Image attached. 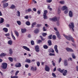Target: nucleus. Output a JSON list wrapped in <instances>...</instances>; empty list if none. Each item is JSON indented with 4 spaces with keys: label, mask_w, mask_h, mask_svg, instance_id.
Returning a JSON list of instances; mask_svg holds the SVG:
<instances>
[{
    "label": "nucleus",
    "mask_w": 78,
    "mask_h": 78,
    "mask_svg": "<svg viewBox=\"0 0 78 78\" xmlns=\"http://www.w3.org/2000/svg\"><path fill=\"white\" fill-rule=\"evenodd\" d=\"M63 35L67 39V40H68V41H70V39H71L72 42H75V41L74 40V39L72 36H69V37H67V36H66V35L65 34H63Z\"/></svg>",
    "instance_id": "f257e3e1"
},
{
    "label": "nucleus",
    "mask_w": 78,
    "mask_h": 78,
    "mask_svg": "<svg viewBox=\"0 0 78 78\" xmlns=\"http://www.w3.org/2000/svg\"><path fill=\"white\" fill-rule=\"evenodd\" d=\"M69 26L71 30H72L73 31H74V29H73V28L75 26H74L73 23H70V24L69 25Z\"/></svg>",
    "instance_id": "f03ea898"
},
{
    "label": "nucleus",
    "mask_w": 78,
    "mask_h": 78,
    "mask_svg": "<svg viewBox=\"0 0 78 78\" xmlns=\"http://www.w3.org/2000/svg\"><path fill=\"white\" fill-rule=\"evenodd\" d=\"M7 66L8 65L7 64V63H2V69H6L7 68Z\"/></svg>",
    "instance_id": "7ed1b4c3"
},
{
    "label": "nucleus",
    "mask_w": 78,
    "mask_h": 78,
    "mask_svg": "<svg viewBox=\"0 0 78 78\" xmlns=\"http://www.w3.org/2000/svg\"><path fill=\"white\" fill-rule=\"evenodd\" d=\"M47 11L45 10L44 11V13L43 14L44 18V19H48L47 16Z\"/></svg>",
    "instance_id": "20e7f679"
},
{
    "label": "nucleus",
    "mask_w": 78,
    "mask_h": 78,
    "mask_svg": "<svg viewBox=\"0 0 78 78\" xmlns=\"http://www.w3.org/2000/svg\"><path fill=\"white\" fill-rule=\"evenodd\" d=\"M55 34L57 35V37L58 38V39H61V36L60 35V34H59V32L58 31H57L56 32Z\"/></svg>",
    "instance_id": "39448f33"
},
{
    "label": "nucleus",
    "mask_w": 78,
    "mask_h": 78,
    "mask_svg": "<svg viewBox=\"0 0 78 78\" xmlns=\"http://www.w3.org/2000/svg\"><path fill=\"white\" fill-rule=\"evenodd\" d=\"M35 48L36 50V51L37 52H39V48L38 45H37L35 47Z\"/></svg>",
    "instance_id": "423d86ee"
},
{
    "label": "nucleus",
    "mask_w": 78,
    "mask_h": 78,
    "mask_svg": "<svg viewBox=\"0 0 78 78\" xmlns=\"http://www.w3.org/2000/svg\"><path fill=\"white\" fill-rule=\"evenodd\" d=\"M45 70L46 71H47V72H49L50 71V68L48 66L46 65Z\"/></svg>",
    "instance_id": "0eeeda50"
},
{
    "label": "nucleus",
    "mask_w": 78,
    "mask_h": 78,
    "mask_svg": "<svg viewBox=\"0 0 78 78\" xmlns=\"http://www.w3.org/2000/svg\"><path fill=\"white\" fill-rule=\"evenodd\" d=\"M54 48L56 52L57 53H58V46H57V45H55L54 46Z\"/></svg>",
    "instance_id": "6e6552de"
},
{
    "label": "nucleus",
    "mask_w": 78,
    "mask_h": 78,
    "mask_svg": "<svg viewBox=\"0 0 78 78\" xmlns=\"http://www.w3.org/2000/svg\"><path fill=\"white\" fill-rule=\"evenodd\" d=\"M49 20H50L55 22V21H56L57 20V18H56V17H54L53 18H50Z\"/></svg>",
    "instance_id": "1a4fd4ad"
},
{
    "label": "nucleus",
    "mask_w": 78,
    "mask_h": 78,
    "mask_svg": "<svg viewBox=\"0 0 78 78\" xmlns=\"http://www.w3.org/2000/svg\"><path fill=\"white\" fill-rule=\"evenodd\" d=\"M21 66V64L20 63H17L15 65L16 67H20Z\"/></svg>",
    "instance_id": "9d476101"
},
{
    "label": "nucleus",
    "mask_w": 78,
    "mask_h": 78,
    "mask_svg": "<svg viewBox=\"0 0 78 78\" xmlns=\"http://www.w3.org/2000/svg\"><path fill=\"white\" fill-rule=\"evenodd\" d=\"M62 9L63 11H64V10H66V9H68V8L67 6H64L62 8Z\"/></svg>",
    "instance_id": "9b49d317"
},
{
    "label": "nucleus",
    "mask_w": 78,
    "mask_h": 78,
    "mask_svg": "<svg viewBox=\"0 0 78 78\" xmlns=\"http://www.w3.org/2000/svg\"><path fill=\"white\" fill-rule=\"evenodd\" d=\"M23 48L24 49H25L26 50H27V51H30V49L27 46H23Z\"/></svg>",
    "instance_id": "f8f14e48"
},
{
    "label": "nucleus",
    "mask_w": 78,
    "mask_h": 78,
    "mask_svg": "<svg viewBox=\"0 0 78 78\" xmlns=\"http://www.w3.org/2000/svg\"><path fill=\"white\" fill-rule=\"evenodd\" d=\"M69 16L71 17H72V16H73V13L71 11H69Z\"/></svg>",
    "instance_id": "ddd939ff"
},
{
    "label": "nucleus",
    "mask_w": 78,
    "mask_h": 78,
    "mask_svg": "<svg viewBox=\"0 0 78 78\" xmlns=\"http://www.w3.org/2000/svg\"><path fill=\"white\" fill-rule=\"evenodd\" d=\"M66 50L68 51H71L72 52L73 51V50L72 49L69 48H67L66 49Z\"/></svg>",
    "instance_id": "4468645a"
},
{
    "label": "nucleus",
    "mask_w": 78,
    "mask_h": 78,
    "mask_svg": "<svg viewBox=\"0 0 78 78\" xmlns=\"http://www.w3.org/2000/svg\"><path fill=\"white\" fill-rule=\"evenodd\" d=\"M3 8H5L6 7H7L8 6V3H5L3 4Z\"/></svg>",
    "instance_id": "2eb2a0df"
},
{
    "label": "nucleus",
    "mask_w": 78,
    "mask_h": 78,
    "mask_svg": "<svg viewBox=\"0 0 78 78\" xmlns=\"http://www.w3.org/2000/svg\"><path fill=\"white\" fill-rule=\"evenodd\" d=\"M57 70H58V71H59V72H61V73H62V72H64V69L61 70V68H58L57 69Z\"/></svg>",
    "instance_id": "dca6fc26"
},
{
    "label": "nucleus",
    "mask_w": 78,
    "mask_h": 78,
    "mask_svg": "<svg viewBox=\"0 0 78 78\" xmlns=\"http://www.w3.org/2000/svg\"><path fill=\"white\" fill-rule=\"evenodd\" d=\"M14 32L17 37H19V33H18V32L16 30H15Z\"/></svg>",
    "instance_id": "f3484780"
},
{
    "label": "nucleus",
    "mask_w": 78,
    "mask_h": 78,
    "mask_svg": "<svg viewBox=\"0 0 78 78\" xmlns=\"http://www.w3.org/2000/svg\"><path fill=\"white\" fill-rule=\"evenodd\" d=\"M25 62H27V63H31V60L29 59H27L25 61Z\"/></svg>",
    "instance_id": "a211bd4d"
},
{
    "label": "nucleus",
    "mask_w": 78,
    "mask_h": 78,
    "mask_svg": "<svg viewBox=\"0 0 78 78\" xmlns=\"http://www.w3.org/2000/svg\"><path fill=\"white\" fill-rule=\"evenodd\" d=\"M6 55V54L4 53H2L0 55V57H3V56H5Z\"/></svg>",
    "instance_id": "6ab92c4d"
},
{
    "label": "nucleus",
    "mask_w": 78,
    "mask_h": 78,
    "mask_svg": "<svg viewBox=\"0 0 78 78\" xmlns=\"http://www.w3.org/2000/svg\"><path fill=\"white\" fill-rule=\"evenodd\" d=\"M67 70H65L63 73V75H64V76H66V75H67Z\"/></svg>",
    "instance_id": "aec40b11"
},
{
    "label": "nucleus",
    "mask_w": 78,
    "mask_h": 78,
    "mask_svg": "<svg viewBox=\"0 0 78 78\" xmlns=\"http://www.w3.org/2000/svg\"><path fill=\"white\" fill-rule=\"evenodd\" d=\"M8 43L9 45H11L12 44V41L11 40H9L8 41Z\"/></svg>",
    "instance_id": "412c9836"
},
{
    "label": "nucleus",
    "mask_w": 78,
    "mask_h": 78,
    "mask_svg": "<svg viewBox=\"0 0 78 78\" xmlns=\"http://www.w3.org/2000/svg\"><path fill=\"white\" fill-rule=\"evenodd\" d=\"M49 52H51L52 53H54L55 51H54V50H53V49H50L49 50Z\"/></svg>",
    "instance_id": "4be33fe9"
},
{
    "label": "nucleus",
    "mask_w": 78,
    "mask_h": 78,
    "mask_svg": "<svg viewBox=\"0 0 78 78\" xmlns=\"http://www.w3.org/2000/svg\"><path fill=\"white\" fill-rule=\"evenodd\" d=\"M3 30L6 33L8 32V28H3Z\"/></svg>",
    "instance_id": "5701e85b"
},
{
    "label": "nucleus",
    "mask_w": 78,
    "mask_h": 78,
    "mask_svg": "<svg viewBox=\"0 0 78 78\" xmlns=\"http://www.w3.org/2000/svg\"><path fill=\"white\" fill-rule=\"evenodd\" d=\"M64 64L65 66H68V63H67V62L66 60L64 61Z\"/></svg>",
    "instance_id": "b1692460"
},
{
    "label": "nucleus",
    "mask_w": 78,
    "mask_h": 78,
    "mask_svg": "<svg viewBox=\"0 0 78 78\" xmlns=\"http://www.w3.org/2000/svg\"><path fill=\"white\" fill-rule=\"evenodd\" d=\"M17 13V16H18V17H20V12H19V11H18Z\"/></svg>",
    "instance_id": "393cba45"
},
{
    "label": "nucleus",
    "mask_w": 78,
    "mask_h": 78,
    "mask_svg": "<svg viewBox=\"0 0 78 78\" xmlns=\"http://www.w3.org/2000/svg\"><path fill=\"white\" fill-rule=\"evenodd\" d=\"M9 54L10 55H12V51L11 49H9Z\"/></svg>",
    "instance_id": "a878e982"
},
{
    "label": "nucleus",
    "mask_w": 78,
    "mask_h": 78,
    "mask_svg": "<svg viewBox=\"0 0 78 78\" xmlns=\"http://www.w3.org/2000/svg\"><path fill=\"white\" fill-rule=\"evenodd\" d=\"M4 22V19L3 18H1V20L0 21V23H2Z\"/></svg>",
    "instance_id": "bb28decb"
},
{
    "label": "nucleus",
    "mask_w": 78,
    "mask_h": 78,
    "mask_svg": "<svg viewBox=\"0 0 78 78\" xmlns=\"http://www.w3.org/2000/svg\"><path fill=\"white\" fill-rule=\"evenodd\" d=\"M36 25V22H34L32 24L31 28H33V27H34V25Z\"/></svg>",
    "instance_id": "cd10ccee"
},
{
    "label": "nucleus",
    "mask_w": 78,
    "mask_h": 78,
    "mask_svg": "<svg viewBox=\"0 0 78 78\" xmlns=\"http://www.w3.org/2000/svg\"><path fill=\"white\" fill-rule=\"evenodd\" d=\"M21 31L23 33H25V32H26L27 31V30L26 29H21Z\"/></svg>",
    "instance_id": "c85d7f7f"
},
{
    "label": "nucleus",
    "mask_w": 78,
    "mask_h": 78,
    "mask_svg": "<svg viewBox=\"0 0 78 78\" xmlns=\"http://www.w3.org/2000/svg\"><path fill=\"white\" fill-rule=\"evenodd\" d=\"M39 30L38 29H37L35 30L34 32L35 33H39Z\"/></svg>",
    "instance_id": "c756f323"
},
{
    "label": "nucleus",
    "mask_w": 78,
    "mask_h": 78,
    "mask_svg": "<svg viewBox=\"0 0 78 78\" xmlns=\"http://www.w3.org/2000/svg\"><path fill=\"white\" fill-rule=\"evenodd\" d=\"M9 59L11 62H12L13 61V59L11 57H9Z\"/></svg>",
    "instance_id": "7c9ffc66"
},
{
    "label": "nucleus",
    "mask_w": 78,
    "mask_h": 78,
    "mask_svg": "<svg viewBox=\"0 0 78 78\" xmlns=\"http://www.w3.org/2000/svg\"><path fill=\"white\" fill-rule=\"evenodd\" d=\"M17 23H18V25H21V22H20V21H17Z\"/></svg>",
    "instance_id": "2f4dec72"
},
{
    "label": "nucleus",
    "mask_w": 78,
    "mask_h": 78,
    "mask_svg": "<svg viewBox=\"0 0 78 78\" xmlns=\"http://www.w3.org/2000/svg\"><path fill=\"white\" fill-rule=\"evenodd\" d=\"M48 43L49 44V45H51V41H48Z\"/></svg>",
    "instance_id": "473e14b6"
},
{
    "label": "nucleus",
    "mask_w": 78,
    "mask_h": 78,
    "mask_svg": "<svg viewBox=\"0 0 78 78\" xmlns=\"http://www.w3.org/2000/svg\"><path fill=\"white\" fill-rule=\"evenodd\" d=\"M26 24L27 25H28V26L30 25V23L29 21L26 22Z\"/></svg>",
    "instance_id": "72a5a7b5"
},
{
    "label": "nucleus",
    "mask_w": 78,
    "mask_h": 78,
    "mask_svg": "<svg viewBox=\"0 0 78 78\" xmlns=\"http://www.w3.org/2000/svg\"><path fill=\"white\" fill-rule=\"evenodd\" d=\"M68 11L69 10H68V9H66L65 11L64 12V14H67V13H68Z\"/></svg>",
    "instance_id": "f704fd0d"
},
{
    "label": "nucleus",
    "mask_w": 78,
    "mask_h": 78,
    "mask_svg": "<svg viewBox=\"0 0 78 78\" xmlns=\"http://www.w3.org/2000/svg\"><path fill=\"white\" fill-rule=\"evenodd\" d=\"M16 7L14 5H12L10 7V8L12 9H14Z\"/></svg>",
    "instance_id": "c9c22d12"
},
{
    "label": "nucleus",
    "mask_w": 78,
    "mask_h": 78,
    "mask_svg": "<svg viewBox=\"0 0 78 78\" xmlns=\"http://www.w3.org/2000/svg\"><path fill=\"white\" fill-rule=\"evenodd\" d=\"M52 39H56V36L54 35L52 36Z\"/></svg>",
    "instance_id": "e433bc0d"
},
{
    "label": "nucleus",
    "mask_w": 78,
    "mask_h": 78,
    "mask_svg": "<svg viewBox=\"0 0 78 78\" xmlns=\"http://www.w3.org/2000/svg\"><path fill=\"white\" fill-rule=\"evenodd\" d=\"M43 47L44 48H45V49H47L48 48V46L47 45H44V46Z\"/></svg>",
    "instance_id": "4c0bfd02"
},
{
    "label": "nucleus",
    "mask_w": 78,
    "mask_h": 78,
    "mask_svg": "<svg viewBox=\"0 0 78 78\" xmlns=\"http://www.w3.org/2000/svg\"><path fill=\"white\" fill-rule=\"evenodd\" d=\"M18 76H11V78H18Z\"/></svg>",
    "instance_id": "58836bf2"
},
{
    "label": "nucleus",
    "mask_w": 78,
    "mask_h": 78,
    "mask_svg": "<svg viewBox=\"0 0 78 78\" xmlns=\"http://www.w3.org/2000/svg\"><path fill=\"white\" fill-rule=\"evenodd\" d=\"M60 3V4H62V5H64V1H60L59 2Z\"/></svg>",
    "instance_id": "ea45409f"
},
{
    "label": "nucleus",
    "mask_w": 78,
    "mask_h": 78,
    "mask_svg": "<svg viewBox=\"0 0 78 78\" xmlns=\"http://www.w3.org/2000/svg\"><path fill=\"white\" fill-rule=\"evenodd\" d=\"M48 9L49 10H50V11H51V10H52V9L50 8V5L48 6Z\"/></svg>",
    "instance_id": "a19ab883"
},
{
    "label": "nucleus",
    "mask_w": 78,
    "mask_h": 78,
    "mask_svg": "<svg viewBox=\"0 0 78 78\" xmlns=\"http://www.w3.org/2000/svg\"><path fill=\"white\" fill-rule=\"evenodd\" d=\"M42 36H46V35H47V33H43L42 34Z\"/></svg>",
    "instance_id": "79ce46f5"
},
{
    "label": "nucleus",
    "mask_w": 78,
    "mask_h": 78,
    "mask_svg": "<svg viewBox=\"0 0 78 78\" xmlns=\"http://www.w3.org/2000/svg\"><path fill=\"white\" fill-rule=\"evenodd\" d=\"M24 18L26 19H28V18H29V16H28L27 15L24 16Z\"/></svg>",
    "instance_id": "37998d69"
},
{
    "label": "nucleus",
    "mask_w": 78,
    "mask_h": 78,
    "mask_svg": "<svg viewBox=\"0 0 78 78\" xmlns=\"http://www.w3.org/2000/svg\"><path fill=\"white\" fill-rule=\"evenodd\" d=\"M31 45H34V41H31Z\"/></svg>",
    "instance_id": "c03bdc74"
},
{
    "label": "nucleus",
    "mask_w": 78,
    "mask_h": 78,
    "mask_svg": "<svg viewBox=\"0 0 78 78\" xmlns=\"http://www.w3.org/2000/svg\"><path fill=\"white\" fill-rule=\"evenodd\" d=\"M41 24H38L37 25V27H41Z\"/></svg>",
    "instance_id": "a18cd8bd"
},
{
    "label": "nucleus",
    "mask_w": 78,
    "mask_h": 78,
    "mask_svg": "<svg viewBox=\"0 0 78 78\" xmlns=\"http://www.w3.org/2000/svg\"><path fill=\"white\" fill-rule=\"evenodd\" d=\"M49 55L50 56H55V54L50 53L49 54Z\"/></svg>",
    "instance_id": "49530a36"
},
{
    "label": "nucleus",
    "mask_w": 78,
    "mask_h": 78,
    "mask_svg": "<svg viewBox=\"0 0 78 78\" xmlns=\"http://www.w3.org/2000/svg\"><path fill=\"white\" fill-rule=\"evenodd\" d=\"M72 57L73 58V59H75L76 58V57H75V56L74 55V54H72Z\"/></svg>",
    "instance_id": "de8ad7c7"
},
{
    "label": "nucleus",
    "mask_w": 78,
    "mask_h": 78,
    "mask_svg": "<svg viewBox=\"0 0 78 78\" xmlns=\"http://www.w3.org/2000/svg\"><path fill=\"white\" fill-rule=\"evenodd\" d=\"M52 62L53 66H55V62H54V61H52Z\"/></svg>",
    "instance_id": "09e8293b"
},
{
    "label": "nucleus",
    "mask_w": 78,
    "mask_h": 78,
    "mask_svg": "<svg viewBox=\"0 0 78 78\" xmlns=\"http://www.w3.org/2000/svg\"><path fill=\"white\" fill-rule=\"evenodd\" d=\"M19 71H17L15 73V76H17V74L19 73Z\"/></svg>",
    "instance_id": "8fccbe9b"
},
{
    "label": "nucleus",
    "mask_w": 78,
    "mask_h": 78,
    "mask_svg": "<svg viewBox=\"0 0 78 78\" xmlns=\"http://www.w3.org/2000/svg\"><path fill=\"white\" fill-rule=\"evenodd\" d=\"M31 70L33 71H34V68L33 67H31Z\"/></svg>",
    "instance_id": "3c124183"
},
{
    "label": "nucleus",
    "mask_w": 78,
    "mask_h": 78,
    "mask_svg": "<svg viewBox=\"0 0 78 78\" xmlns=\"http://www.w3.org/2000/svg\"><path fill=\"white\" fill-rule=\"evenodd\" d=\"M42 42V40H39L37 41L38 44H40V43Z\"/></svg>",
    "instance_id": "603ef678"
},
{
    "label": "nucleus",
    "mask_w": 78,
    "mask_h": 78,
    "mask_svg": "<svg viewBox=\"0 0 78 78\" xmlns=\"http://www.w3.org/2000/svg\"><path fill=\"white\" fill-rule=\"evenodd\" d=\"M37 66H38V67H39V66H40V63H39V62H37Z\"/></svg>",
    "instance_id": "864d4df0"
},
{
    "label": "nucleus",
    "mask_w": 78,
    "mask_h": 78,
    "mask_svg": "<svg viewBox=\"0 0 78 78\" xmlns=\"http://www.w3.org/2000/svg\"><path fill=\"white\" fill-rule=\"evenodd\" d=\"M52 36V34H51V35H49V37H48L49 39H52V38H51Z\"/></svg>",
    "instance_id": "5fc2aeb1"
},
{
    "label": "nucleus",
    "mask_w": 78,
    "mask_h": 78,
    "mask_svg": "<svg viewBox=\"0 0 78 78\" xmlns=\"http://www.w3.org/2000/svg\"><path fill=\"white\" fill-rule=\"evenodd\" d=\"M52 0H47V2L48 3H50V2H51V1Z\"/></svg>",
    "instance_id": "6e6d98bb"
},
{
    "label": "nucleus",
    "mask_w": 78,
    "mask_h": 78,
    "mask_svg": "<svg viewBox=\"0 0 78 78\" xmlns=\"http://www.w3.org/2000/svg\"><path fill=\"white\" fill-rule=\"evenodd\" d=\"M25 67L26 68H28V67H29V65L28 64H26L25 65Z\"/></svg>",
    "instance_id": "4d7b16f0"
},
{
    "label": "nucleus",
    "mask_w": 78,
    "mask_h": 78,
    "mask_svg": "<svg viewBox=\"0 0 78 78\" xmlns=\"http://www.w3.org/2000/svg\"><path fill=\"white\" fill-rule=\"evenodd\" d=\"M52 75L53 76V77H56V75H55V74L54 73H52Z\"/></svg>",
    "instance_id": "13d9d810"
},
{
    "label": "nucleus",
    "mask_w": 78,
    "mask_h": 78,
    "mask_svg": "<svg viewBox=\"0 0 78 78\" xmlns=\"http://www.w3.org/2000/svg\"><path fill=\"white\" fill-rule=\"evenodd\" d=\"M40 37L41 40H42V41H44V40H45V39H44L43 38V37H42L41 36H40Z\"/></svg>",
    "instance_id": "bf43d9fd"
},
{
    "label": "nucleus",
    "mask_w": 78,
    "mask_h": 78,
    "mask_svg": "<svg viewBox=\"0 0 78 78\" xmlns=\"http://www.w3.org/2000/svg\"><path fill=\"white\" fill-rule=\"evenodd\" d=\"M43 30L44 31H47V29H45V27H43Z\"/></svg>",
    "instance_id": "052dcab7"
},
{
    "label": "nucleus",
    "mask_w": 78,
    "mask_h": 78,
    "mask_svg": "<svg viewBox=\"0 0 78 78\" xmlns=\"http://www.w3.org/2000/svg\"><path fill=\"white\" fill-rule=\"evenodd\" d=\"M61 60H62V58H60L59 60V62H59V63H60V62H61Z\"/></svg>",
    "instance_id": "680f3d73"
},
{
    "label": "nucleus",
    "mask_w": 78,
    "mask_h": 78,
    "mask_svg": "<svg viewBox=\"0 0 78 78\" xmlns=\"http://www.w3.org/2000/svg\"><path fill=\"white\" fill-rule=\"evenodd\" d=\"M9 35L10 34L9 33L5 34V36H9Z\"/></svg>",
    "instance_id": "e2e57ef3"
},
{
    "label": "nucleus",
    "mask_w": 78,
    "mask_h": 78,
    "mask_svg": "<svg viewBox=\"0 0 78 78\" xmlns=\"http://www.w3.org/2000/svg\"><path fill=\"white\" fill-rule=\"evenodd\" d=\"M37 13L38 14H41V12H40V11L38 10L37 12Z\"/></svg>",
    "instance_id": "0e129e2a"
},
{
    "label": "nucleus",
    "mask_w": 78,
    "mask_h": 78,
    "mask_svg": "<svg viewBox=\"0 0 78 78\" xmlns=\"http://www.w3.org/2000/svg\"><path fill=\"white\" fill-rule=\"evenodd\" d=\"M31 11V9H28V12H30V11Z\"/></svg>",
    "instance_id": "69168bd1"
},
{
    "label": "nucleus",
    "mask_w": 78,
    "mask_h": 78,
    "mask_svg": "<svg viewBox=\"0 0 78 78\" xmlns=\"http://www.w3.org/2000/svg\"><path fill=\"white\" fill-rule=\"evenodd\" d=\"M28 37L29 38H31V35L30 34H28Z\"/></svg>",
    "instance_id": "338daca9"
},
{
    "label": "nucleus",
    "mask_w": 78,
    "mask_h": 78,
    "mask_svg": "<svg viewBox=\"0 0 78 78\" xmlns=\"http://www.w3.org/2000/svg\"><path fill=\"white\" fill-rule=\"evenodd\" d=\"M6 27H9V24H6Z\"/></svg>",
    "instance_id": "774afa93"
}]
</instances>
